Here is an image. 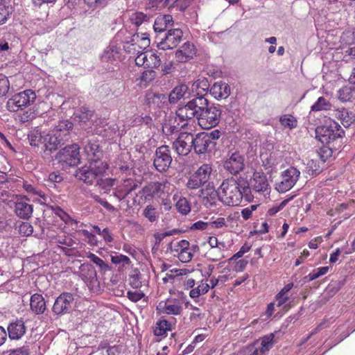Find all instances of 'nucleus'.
<instances>
[{
    "mask_svg": "<svg viewBox=\"0 0 355 355\" xmlns=\"http://www.w3.org/2000/svg\"><path fill=\"white\" fill-rule=\"evenodd\" d=\"M81 272L83 275L85 276L88 279L92 281L96 278V272L94 267L92 265L83 266Z\"/></svg>",
    "mask_w": 355,
    "mask_h": 355,
    "instance_id": "nucleus-59",
    "label": "nucleus"
},
{
    "mask_svg": "<svg viewBox=\"0 0 355 355\" xmlns=\"http://www.w3.org/2000/svg\"><path fill=\"white\" fill-rule=\"evenodd\" d=\"M83 148L88 163H107L102 159L103 152L97 141H88Z\"/></svg>",
    "mask_w": 355,
    "mask_h": 355,
    "instance_id": "nucleus-15",
    "label": "nucleus"
},
{
    "mask_svg": "<svg viewBox=\"0 0 355 355\" xmlns=\"http://www.w3.org/2000/svg\"><path fill=\"white\" fill-rule=\"evenodd\" d=\"M209 288V284H208L207 282H201V283L196 288H194L190 291L189 296L193 299L197 298L200 295L207 293Z\"/></svg>",
    "mask_w": 355,
    "mask_h": 355,
    "instance_id": "nucleus-48",
    "label": "nucleus"
},
{
    "mask_svg": "<svg viewBox=\"0 0 355 355\" xmlns=\"http://www.w3.org/2000/svg\"><path fill=\"white\" fill-rule=\"evenodd\" d=\"M108 168L107 163L99 164L88 163L76 171V178L87 184H92L102 177Z\"/></svg>",
    "mask_w": 355,
    "mask_h": 355,
    "instance_id": "nucleus-3",
    "label": "nucleus"
},
{
    "mask_svg": "<svg viewBox=\"0 0 355 355\" xmlns=\"http://www.w3.org/2000/svg\"><path fill=\"white\" fill-rule=\"evenodd\" d=\"M93 114V111L89 110L86 107H80V113L77 116L79 118L80 121L87 123L92 119Z\"/></svg>",
    "mask_w": 355,
    "mask_h": 355,
    "instance_id": "nucleus-58",
    "label": "nucleus"
},
{
    "mask_svg": "<svg viewBox=\"0 0 355 355\" xmlns=\"http://www.w3.org/2000/svg\"><path fill=\"white\" fill-rule=\"evenodd\" d=\"M328 266L320 267L314 269L311 272H310L306 278L308 279V281L311 282L314 279L319 278L320 277L327 274L329 271Z\"/></svg>",
    "mask_w": 355,
    "mask_h": 355,
    "instance_id": "nucleus-52",
    "label": "nucleus"
},
{
    "mask_svg": "<svg viewBox=\"0 0 355 355\" xmlns=\"http://www.w3.org/2000/svg\"><path fill=\"white\" fill-rule=\"evenodd\" d=\"M202 202L207 208H212L216 205L219 200V191L214 190L212 187H207L205 190L201 189Z\"/></svg>",
    "mask_w": 355,
    "mask_h": 355,
    "instance_id": "nucleus-24",
    "label": "nucleus"
},
{
    "mask_svg": "<svg viewBox=\"0 0 355 355\" xmlns=\"http://www.w3.org/2000/svg\"><path fill=\"white\" fill-rule=\"evenodd\" d=\"M171 330V324L166 320H160L156 322L153 333L157 336H166Z\"/></svg>",
    "mask_w": 355,
    "mask_h": 355,
    "instance_id": "nucleus-38",
    "label": "nucleus"
},
{
    "mask_svg": "<svg viewBox=\"0 0 355 355\" xmlns=\"http://www.w3.org/2000/svg\"><path fill=\"white\" fill-rule=\"evenodd\" d=\"M334 149H337L336 145L323 146L317 150V158L324 164L332 157Z\"/></svg>",
    "mask_w": 355,
    "mask_h": 355,
    "instance_id": "nucleus-35",
    "label": "nucleus"
},
{
    "mask_svg": "<svg viewBox=\"0 0 355 355\" xmlns=\"http://www.w3.org/2000/svg\"><path fill=\"white\" fill-rule=\"evenodd\" d=\"M65 139L60 137L57 133L51 130L46 135H44V143L42 147L44 155H50L53 151L65 144Z\"/></svg>",
    "mask_w": 355,
    "mask_h": 355,
    "instance_id": "nucleus-13",
    "label": "nucleus"
},
{
    "mask_svg": "<svg viewBox=\"0 0 355 355\" xmlns=\"http://www.w3.org/2000/svg\"><path fill=\"white\" fill-rule=\"evenodd\" d=\"M167 100V96L164 94L148 92L146 95L145 103L151 109H161L166 105Z\"/></svg>",
    "mask_w": 355,
    "mask_h": 355,
    "instance_id": "nucleus-22",
    "label": "nucleus"
},
{
    "mask_svg": "<svg viewBox=\"0 0 355 355\" xmlns=\"http://www.w3.org/2000/svg\"><path fill=\"white\" fill-rule=\"evenodd\" d=\"M30 308L35 314L40 315L44 313L46 309V301L41 294L35 293L30 300Z\"/></svg>",
    "mask_w": 355,
    "mask_h": 355,
    "instance_id": "nucleus-27",
    "label": "nucleus"
},
{
    "mask_svg": "<svg viewBox=\"0 0 355 355\" xmlns=\"http://www.w3.org/2000/svg\"><path fill=\"white\" fill-rule=\"evenodd\" d=\"M27 327L23 318L13 319L7 327V336L10 340H19L26 333Z\"/></svg>",
    "mask_w": 355,
    "mask_h": 355,
    "instance_id": "nucleus-16",
    "label": "nucleus"
},
{
    "mask_svg": "<svg viewBox=\"0 0 355 355\" xmlns=\"http://www.w3.org/2000/svg\"><path fill=\"white\" fill-rule=\"evenodd\" d=\"M73 125L72 122L68 119L61 120L58 122L52 131L64 137L65 141H67L69 138V132L72 130Z\"/></svg>",
    "mask_w": 355,
    "mask_h": 355,
    "instance_id": "nucleus-31",
    "label": "nucleus"
},
{
    "mask_svg": "<svg viewBox=\"0 0 355 355\" xmlns=\"http://www.w3.org/2000/svg\"><path fill=\"white\" fill-rule=\"evenodd\" d=\"M331 108V103L323 96L318 98L315 103L311 106V110L312 112H320L330 110Z\"/></svg>",
    "mask_w": 355,
    "mask_h": 355,
    "instance_id": "nucleus-42",
    "label": "nucleus"
},
{
    "mask_svg": "<svg viewBox=\"0 0 355 355\" xmlns=\"http://www.w3.org/2000/svg\"><path fill=\"white\" fill-rule=\"evenodd\" d=\"M157 76L156 72L153 69L144 71L141 76V81L145 83H149L153 81Z\"/></svg>",
    "mask_w": 355,
    "mask_h": 355,
    "instance_id": "nucleus-61",
    "label": "nucleus"
},
{
    "mask_svg": "<svg viewBox=\"0 0 355 355\" xmlns=\"http://www.w3.org/2000/svg\"><path fill=\"white\" fill-rule=\"evenodd\" d=\"M196 53V49L193 43L187 42L175 52V58L179 62H186L192 59Z\"/></svg>",
    "mask_w": 355,
    "mask_h": 355,
    "instance_id": "nucleus-21",
    "label": "nucleus"
},
{
    "mask_svg": "<svg viewBox=\"0 0 355 355\" xmlns=\"http://www.w3.org/2000/svg\"><path fill=\"white\" fill-rule=\"evenodd\" d=\"M275 334L270 333L261 338V347L259 349L263 354H266L273 347L275 340Z\"/></svg>",
    "mask_w": 355,
    "mask_h": 355,
    "instance_id": "nucleus-37",
    "label": "nucleus"
},
{
    "mask_svg": "<svg viewBox=\"0 0 355 355\" xmlns=\"http://www.w3.org/2000/svg\"><path fill=\"white\" fill-rule=\"evenodd\" d=\"M214 149V144L205 135V132H201L193 135V150L197 154H205Z\"/></svg>",
    "mask_w": 355,
    "mask_h": 355,
    "instance_id": "nucleus-18",
    "label": "nucleus"
},
{
    "mask_svg": "<svg viewBox=\"0 0 355 355\" xmlns=\"http://www.w3.org/2000/svg\"><path fill=\"white\" fill-rule=\"evenodd\" d=\"M191 309L193 310V312L190 314L189 320L192 322L196 323L204 318L205 314L198 307L191 306Z\"/></svg>",
    "mask_w": 355,
    "mask_h": 355,
    "instance_id": "nucleus-62",
    "label": "nucleus"
},
{
    "mask_svg": "<svg viewBox=\"0 0 355 355\" xmlns=\"http://www.w3.org/2000/svg\"><path fill=\"white\" fill-rule=\"evenodd\" d=\"M175 201V208L182 215H187L191 211V205L187 198L175 193L173 196Z\"/></svg>",
    "mask_w": 355,
    "mask_h": 355,
    "instance_id": "nucleus-32",
    "label": "nucleus"
},
{
    "mask_svg": "<svg viewBox=\"0 0 355 355\" xmlns=\"http://www.w3.org/2000/svg\"><path fill=\"white\" fill-rule=\"evenodd\" d=\"M135 63L137 66L147 69H157L162 63L158 55L152 51H147L137 53L135 58Z\"/></svg>",
    "mask_w": 355,
    "mask_h": 355,
    "instance_id": "nucleus-14",
    "label": "nucleus"
},
{
    "mask_svg": "<svg viewBox=\"0 0 355 355\" xmlns=\"http://www.w3.org/2000/svg\"><path fill=\"white\" fill-rule=\"evenodd\" d=\"M334 116L337 119L340 120L343 125L345 128L349 127L355 122V114L344 107L334 110Z\"/></svg>",
    "mask_w": 355,
    "mask_h": 355,
    "instance_id": "nucleus-25",
    "label": "nucleus"
},
{
    "mask_svg": "<svg viewBox=\"0 0 355 355\" xmlns=\"http://www.w3.org/2000/svg\"><path fill=\"white\" fill-rule=\"evenodd\" d=\"M188 91L189 87L187 85L180 84L171 91L167 99L170 103L175 104L182 98H184Z\"/></svg>",
    "mask_w": 355,
    "mask_h": 355,
    "instance_id": "nucleus-30",
    "label": "nucleus"
},
{
    "mask_svg": "<svg viewBox=\"0 0 355 355\" xmlns=\"http://www.w3.org/2000/svg\"><path fill=\"white\" fill-rule=\"evenodd\" d=\"M87 258L96 264L101 270H107L109 268L107 264L105 263L102 259L93 253L89 252L87 255Z\"/></svg>",
    "mask_w": 355,
    "mask_h": 355,
    "instance_id": "nucleus-60",
    "label": "nucleus"
},
{
    "mask_svg": "<svg viewBox=\"0 0 355 355\" xmlns=\"http://www.w3.org/2000/svg\"><path fill=\"white\" fill-rule=\"evenodd\" d=\"M58 247L66 255L71 254V249L70 247L73 245V241L71 238L59 237L56 240Z\"/></svg>",
    "mask_w": 355,
    "mask_h": 355,
    "instance_id": "nucleus-45",
    "label": "nucleus"
},
{
    "mask_svg": "<svg viewBox=\"0 0 355 355\" xmlns=\"http://www.w3.org/2000/svg\"><path fill=\"white\" fill-rule=\"evenodd\" d=\"M279 122L282 127L290 130L294 129L297 125L296 118L291 114H283L279 117Z\"/></svg>",
    "mask_w": 355,
    "mask_h": 355,
    "instance_id": "nucleus-44",
    "label": "nucleus"
},
{
    "mask_svg": "<svg viewBox=\"0 0 355 355\" xmlns=\"http://www.w3.org/2000/svg\"><path fill=\"white\" fill-rule=\"evenodd\" d=\"M110 0H83L84 3L92 10H101L106 7Z\"/></svg>",
    "mask_w": 355,
    "mask_h": 355,
    "instance_id": "nucleus-49",
    "label": "nucleus"
},
{
    "mask_svg": "<svg viewBox=\"0 0 355 355\" xmlns=\"http://www.w3.org/2000/svg\"><path fill=\"white\" fill-rule=\"evenodd\" d=\"M300 175V171L295 167H289L282 173V181L276 184L275 189L279 193H285L292 189Z\"/></svg>",
    "mask_w": 355,
    "mask_h": 355,
    "instance_id": "nucleus-10",
    "label": "nucleus"
},
{
    "mask_svg": "<svg viewBox=\"0 0 355 355\" xmlns=\"http://www.w3.org/2000/svg\"><path fill=\"white\" fill-rule=\"evenodd\" d=\"M173 25V19L171 15H159L155 20L153 28L155 32L162 33Z\"/></svg>",
    "mask_w": 355,
    "mask_h": 355,
    "instance_id": "nucleus-29",
    "label": "nucleus"
},
{
    "mask_svg": "<svg viewBox=\"0 0 355 355\" xmlns=\"http://www.w3.org/2000/svg\"><path fill=\"white\" fill-rule=\"evenodd\" d=\"M10 82L8 78L0 73V97L4 96L9 91Z\"/></svg>",
    "mask_w": 355,
    "mask_h": 355,
    "instance_id": "nucleus-57",
    "label": "nucleus"
},
{
    "mask_svg": "<svg viewBox=\"0 0 355 355\" xmlns=\"http://www.w3.org/2000/svg\"><path fill=\"white\" fill-rule=\"evenodd\" d=\"M317 133H320V140L322 143L329 145H335L334 142L339 140L338 147L340 146L341 140L345 136V132L340 125L336 121H333L328 126L318 128Z\"/></svg>",
    "mask_w": 355,
    "mask_h": 355,
    "instance_id": "nucleus-5",
    "label": "nucleus"
},
{
    "mask_svg": "<svg viewBox=\"0 0 355 355\" xmlns=\"http://www.w3.org/2000/svg\"><path fill=\"white\" fill-rule=\"evenodd\" d=\"M218 191L219 200L227 206L239 205L243 198L248 202L253 199V196L250 194L248 181L241 177L237 179L232 178L223 180Z\"/></svg>",
    "mask_w": 355,
    "mask_h": 355,
    "instance_id": "nucleus-2",
    "label": "nucleus"
},
{
    "mask_svg": "<svg viewBox=\"0 0 355 355\" xmlns=\"http://www.w3.org/2000/svg\"><path fill=\"white\" fill-rule=\"evenodd\" d=\"M197 248V245H193V249H186V250L178 252L179 260L182 263L189 262L193 257V249Z\"/></svg>",
    "mask_w": 355,
    "mask_h": 355,
    "instance_id": "nucleus-53",
    "label": "nucleus"
},
{
    "mask_svg": "<svg viewBox=\"0 0 355 355\" xmlns=\"http://www.w3.org/2000/svg\"><path fill=\"white\" fill-rule=\"evenodd\" d=\"M224 168L232 175H236L244 168V158L239 153H234L225 162Z\"/></svg>",
    "mask_w": 355,
    "mask_h": 355,
    "instance_id": "nucleus-20",
    "label": "nucleus"
},
{
    "mask_svg": "<svg viewBox=\"0 0 355 355\" xmlns=\"http://www.w3.org/2000/svg\"><path fill=\"white\" fill-rule=\"evenodd\" d=\"M9 6L3 3V0L0 1V25L4 24L10 15Z\"/></svg>",
    "mask_w": 355,
    "mask_h": 355,
    "instance_id": "nucleus-54",
    "label": "nucleus"
},
{
    "mask_svg": "<svg viewBox=\"0 0 355 355\" xmlns=\"http://www.w3.org/2000/svg\"><path fill=\"white\" fill-rule=\"evenodd\" d=\"M209 244L211 246V249L209 250L208 254L209 255L213 254L214 252L217 251H220V249L225 248L224 243H218L216 237H210L209 240Z\"/></svg>",
    "mask_w": 355,
    "mask_h": 355,
    "instance_id": "nucleus-55",
    "label": "nucleus"
},
{
    "mask_svg": "<svg viewBox=\"0 0 355 355\" xmlns=\"http://www.w3.org/2000/svg\"><path fill=\"white\" fill-rule=\"evenodd\" d=\"M210 94L217 100L225 99L230 94L229 85L223 81L216 82L209 89Z\"/></svg>",
    "mask_w": 355,
    "mask_h": 355,
    "instance_id": "nucleus-23",
    "label": "nucleus"
},
{
    "mask_svg": "<svg viewBox=\"0 0 355 355\" xmlns=\"http://www.w3.org/2000/svg\"><path fill=\"white\" fill-rule=\"evenodd\" d=\"M55 159L62 164L73 166L80 162V148L76 144L65 146L60 149L55 156Z\"/></svg>",
    "mask_w": 355,
    "mask_h": 355,
    "instance_id": "nucleus-7",
    "label": "nucleus"
},
{
    "mask_svg": "<svg viewBox=\"0 0 355 355\" xmlns=\"http://www.w3.org/2000/svg\"><path fill=\"white\" fill-rule=\"evenodd\" d=\"M173 148L179 155H187L193 148V135L182 132L173 142Z\"/></svg>",
    "mask_w": 355,
    "mask_h": 355,
    "instance_id": "nucleus-11",
    "label": "nucleus"
},
{
    "mask_svg": "<svg viewBox=\"0 0 355 355\" xmlns=\"http://www.w3.org/2000/svg\"><path fill=\"white\" fill-rule=\"evenodd\" d=\"M30 145L34 147H42L44 143V135L38 130L31 131L28 135Z\"/></svg>",
    "mask_w": 355,
    "mask_h": 355,
    "instance_id": "nucleus-40",
    "label": "nucleus"
},
{
    "mask_svg": "<svg viewBox=\"0 0 355 355\" xmlns=\"http://www.w3.org/2000/svg\"><path fill=\"white\" fill-rule=\"evenodd\" d=\"M212 168L209 164H204L193 173L188 180L187 187L189 189H197L205 185L209 187V179Z\"/></svg>",
    "mask_w": 355,
    "mask_h": 355,
    "instance_id": "nucleus-6",
    "label": "nucleus"
},
{
    "mask_svg": "<svg viewBox=\"0 0 355 355\" xmlns=\"http://www.w3.org/2000/svg\"><path fill=\"white\" fill-rule=\"evenodd\" d=\"M119 187L128 196L138 187V184L135 180L128 178L125 180Z\"/></svg>",
    "mask_w": 355,
    "mask_h": 355,
    "instance_id": "nucleus-50",
    "label": "nucleus"
},
{
    "mask_svg": "<svg viewBox=\"0 0 355 355\" xmlns=\"http://www.w3.org/2000/svg\"><path fill=\"white\" fill-rule=\"evenodd\" d=\"M121 60V49L114 43H110L101 55L103 62H113Z\"/></svg>",
    "mask_w": 355,
    "mask_h": 355,
    "instance_id": "nucleus-28",
    "label": "nucleus"
},
{
    "mask_svg": "<svg viewBox=\"0 0 355 355\" xmlns=\"http://www.w3.org/2000/svg\"><path fill=\"white\" fill-rule=\"evenodd\" d=\"M36 99V94L32 89H26L15 94L6 103V109L11 112H17L30 106Z\"/></svg>",
    "mask_w": 355,
    "mask_h": 355,
    "instance_id": "nucleus-4",
    "label": "nucleus"
},
{
    "mask_svg": "<svg viewBox=\"0 0 355 355\" xmlns=\"http://www.w3.org/2000/svg\"><path fill=\"white\" fill-rule=\"evenodd\" d=\"M111 261L112 263L119 266V270L120 271L128 267L132 263L128 257L119 253L111 255Z\"/></svg>",
    "mask_w": 355,
    "mask_h": 355,
    "instance_id": "nucleus-36",
    "label": "nucleus"
},
{
    "mask_svg": "<svg viewBox=\"0 0 355 355\" xmlns=\"http://www.w3.org/2000/svg\"><path fill=\"white\" fill-rule=\"evenodd\" d=\"M52 209L53 213L56 216H58L62 221H64L65 224L72 225L73 220L67 212H65L60 207H52Z\"/></svg>",
    "mask_w": 355,
    "mask_h": 355,
    "instance_id": "nucleus-51",
    "label": "nucleus"
},
{
    "mask_svg": "<svg viewBox=\"0 0 355 355\" xmlns=\"http://www.w3.org/2000/svg\"><path fill=\"white\" fill-rule=\"evenodd\" d=\"M37 113L34 107L30 108L22 113H20L17 115L16 119L20 123H25L30 121H32L37 116Z\"/></svg>",
    "mask_w": 355,
    "mask_h": 355,
    "instance_id": "nucleus-46",
    "label": "nucleus"
},
{
    "mask_svg": "<svg viewBox=\"0 0 355 355\" xmlns=\"http://www.w3.org/2000/svg\"><path fill=\"white\" fill-rule=\"evenodd\" d=\"M221 114L220 106L210 105L208 99L200 92L186 104L179 106L176 111V115L181 121H187L181 125L182 128L189 125L190 122L193 123L196 118L202 129H210L219 123Z\"/></svg>",
    "mask_w": 355,
    "mask_h": 355,
    "instance_id": "nucleus-1",
    "label": "nucleus"
},
{
    "mask_svg": "<svg viewBox=\"0 0 355 355\" xmlns=\"http://www.w3.org/2000/svg\"><path fill=\"white\" fill-rule=\"evenodd\" d=\"M33 206L24 200L17 201L15 205L16 215L21 219H29L33 214Z\"/></svg>",
    "mask_w": 355,
    "mask_h": 355,
    "instance_id": "nucleus-26",
    "label": "nucleus"
},
{
    "mask_svg": "<svg viewBox=\"0 0 355 355\" xmlns=\"http://www.w3.org/2000/svg\"><path fill=\"white\" fill-rule=\"evenodd\" d=\"M131 22L136 26L149 23L150 17L142 12H135L130 17Z\"/></svg>",
    "mask_w": 355,
    "mask_h": 355,
    "instance_id": "nucleus-43",
    "label": "nucleus"
},
{
    "mask_svg": "<svg viewBox=\"0 0 355 355\" xmlns=\"http://www.w3.org/2000/svg\"><path fill=\"white\" fill-rule=\"evenodd\" d=\"M248 187L250 195H252V191L259 193L268 191L269 184L266 175L263 173L254 172L250 181L248 182Z\"/></svg>",
    "mask_w": 355,
    "mask_h": 355,
    "instance_id": "nucleus-17",
    "label": "nucleus"
},
{
    "mask_svg": "<svg viewBox=\"0 0 355 355\" xmlns=\"http://www.w3.org/2000/svg\"><path fill=\"white\" fill-rule=\"evenodd\" d=\"M205 135H206L207 137L209 139L210 141L214 144V148H215L216 141L222 136L223 133L220 130L215 129L211 132H205Z\"/></svg>",
    "mask_w": 355,
    "mask_h": 355,
    "instance_id": "nucleus-64",
    "label": "nucleus"
},
{
    "mask_svg": "<svg viewBox=\"0 0 355 355\" xmlns=\"http://www.w3.org/2000/svg\"><path fill=\"white\" fill-rule=\"evenodd\" d=\"M74 300V295L71 293H61L54 302L52 307L53 313L57 316L69 313L73 309Z\"/></svg>",
    "mask_w": 355,
    "mask_h": 355,
    "instance_id": "nucleus-8",
    "label": "nucleus"
},
{
    "mask_svg": "<svg viewBox=\"0 0 355 355\" xmlns=\"http://www.w3.org/2000/svg\"><path fill=\"white\" fill-rule=\"evenodd\" d=\"M325 165L318 158H315L308 161L306 171L310 175H317L322 171Z\"/></svg>",
    "mask_w": 355,
    "mask_h": 355,
    "instance_id": "nucleus-34",
    "label": "nucleus"
},
{
    "mask_svg": "<svg viewBox=\"0 0 355 355\" xmlns=\"http://www.w3.org/2000/svg\"><path fill=\"white\" fill-rule=\"evenodd\" d=\"M19 232L22 236H28L33 234V227L28 222H23L19 227Z\"/></svg>",
    "mask_w": 355,
    "mask_h": 355,
    "instance_id": "nucleus-63",
    "label": "nucleus"
},
{
    "mask_svg": "<svg viewBox=\"0 0 355 355\" xmlns=\"http://www.w3.org/2000/svg\"><path fill=\"white\" fill-rule=\"evenodd\" d=\"M295 196H291L284 200L279 205L273 206L268 210L267 214L269 216H274L280 210H282L291 200L294 198Z\"/></svg>",
    "mask_w": 355,
    "mask_h": 355,
    "instance_id": "nucleus-56",
    "label": "nucleus"
},
{
    "mask_svg": "<svg viewBox=\"0 0 355 355\" xmlns=\"http://www.w3.org/2000/svg\"><path fill=\"white\" fill-rule=\"evenodd\" d=\"M143 215L151 223L156 222L159 218V212L151 205H148L145 207L143 211Z\"/></svg>",
    "mask_w": 355,
    "mask_h": 355,
    "instance_id": "nucleus-47",
    "label": "nucleus"
},
{
    "mask_svg": "<svg viewBox=\"0 0 355 355\" xmlns=\"http://www.w3.org/2000/svg\"><path fill=\"white\" fill-rule=\"evenodd\" d=\"M172 162V157L169 147L166 145L158 147L155 153L153 165L155 169L161 173L166 172Z\"/></svg>",
    "mask_w": 355,
    "mask_h": 355,
    "instance_id": "nucleus-9",
    "label": "nucleus"
},
{
    "mask_svg": "<svg viewBox=\"0 0 355 355\" xmlns=\"http://www.w3.org/2000/svg\"><path fill=\"white\" fill-rule=\"evenodd\" d=\"M157 309L159 313L167 315H179L182 311V303L177 299H168L159 303Z\"/></svg>",
    "mask_w": 355,
    "mask_h": 355,
    "instance_id": "nucleus-19",
    "label": "nucleus"
},
{
    "mask_svg": "<svg viewBox=\"0 0 355 355\" xmlns=\"http://www.w3.org/2000/svg\"><path fill=\"white\" fill-rule=\"evenodd\" d=\"M135 44L139 49H145L150 45V39L146 33H135L130 37V42Z\"/></svg>",
    "mask_w": 355,
    "mask_h": 355,
    "instance_id": "nucleus-33",
    "label": "nucleus"
},
{
    "mask_svg": "<svg viewBox=\"0 0 355 355\" xmlns=\"http://www.w3.org/2000/svg\"><path fill=\"white\" fill-rule=\"evenodd\" d=\"M164 188V185L163 183L155 182H153L147 187H144L142 190L139 191V193H142L144 195L152 197L159 192L163 191Z\"/></svg>",
    "mask_w": 355,
    "mask_h": 355,
    "instance_id": "nucleus-39",
    "label": "nucleus"
},
{
    "mask_svg": "<svg viewBox=\"0 0 355 355\" xmlns=\"http://www.w3.org/2000/svg\"><path fill=\"white\" fill-rule=\"evenodd\" d=\"M183 36L182 31L180 28L169 29L164 36L160 38L157 44L159 49L166 50L172 49L176 47L181 42Z\"/></svg>",
    "mask_w": 355,
    "mask_h": 355,
    "instance_id": "nucleus-12",
    "label": "nucleus"
},
{
    "mask_svg": "<svg viewBox=\"0 0 355 355\" xmlns=\"http://www.w3.org/2000/svg\"><path fill=\"white\" fill-rule=\"evenodd\" d=\"M338 95L342 102L352 101L354 98V89L349 86H344L338 91Z\"/></svg>",
    "mask_w": 355,
    "mask_h": 355,
    "instance_id": "nucleus-41",
    "label": "nucleus"
}]
</instances>
